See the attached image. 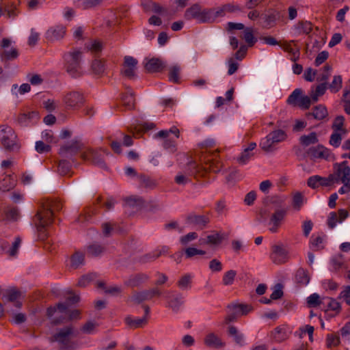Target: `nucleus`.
Returning a JSON list of instances; mask_svg holds the SVG:
<instances>
[{
	"label": "nucleus",
	"mask_w": 350,
	"mask_h": 350,
	"mask_svg": "<svg viewBox=\"0 0 350 350\" xmlns=\"http://www.w3.org/2000/svg\"><path fill=\"white\" fill-rule=\"evenodd\" d=\"M62 208L60 202L55 200L48 202L46 208L40 210L34 215L32 221L39 234V239L44 240L47 237L46 228L53 223V211H59Z\"/></svg>",
	"instance_id": "obj_1"
},
{
	"label": "nucleus",
	"mask_w": 350,
	"mask_h": 350,
	"mask_svg": "<svg viewBox=\"0 0 350 350\" xmlns=\"http://www.w3.org/2000/svg\"><path fill=\"white\" fill-rule=\"evenodd\" d=\"M206 173V167L199 165L196 161H190L183 171L178 172L174 177V182L178 185H185L191 182V176L198 179L204 176Z\"/></svg>",
	"instance_id": "obj_2"
},
{
	"label": "nucleus",
	"mask_w": 350,
	"mask_h": 350,
	"mask_svg": "<svg viewBox=\"0 0 350 350\" xmlns=\"http://www.w3.org/2000/svg\"><path fill=\"white\" fill-rule=\"evenodd\" d=\"M219 15V12L212 9H202L199 4H193L187 8L184 17L187 21L195 19L198 23H213Z\"/></svg>",
	"instance_id": "obj_3"
},
{
	"label": "nucleus",
	"mask_w": 350,
	"mask_h": 350,
	"mask_svg": "<svg viewBox=\"0 0 350 350\" xmlns=\"http://www.w3.org/2000/svg\"><path fill=\"white\" fill-rule=\"evenodd\" d=\"M288 135L285 130L276 129L261 139L259 146L265 152H272L277 149L278 144L286 141Z\"/></svg>",
	"instance_id": "obj_4"
},
{
	"label": "nucleus",
	"mask_w": 350,
	"mask_h": 350,
	"mask_svg": "<svg viewBox=\"0 0 350 350\" xmlns=\"http://www.w3.org/2000/svg\"><path fill=\"white\" fill-rule=\"evenodd\" d=\"M81 56V53L76 50L64 55L66 70L72 77L77 78L82 75L83 72L80 65Z\"/></svg>",
	"instance_id": "obj_5"
},
{
	"label": "nucleus",
	"mask_w": 350,
	"mask_h": 350,
	"mask_svg": "<svg viewBox=\"0 0 350 350\" xmlns=\"http://www.w3.org/2000/svg\"><path fill=\"white\" fill-rule=\"evenodd\" d=\"M286 103L291 106L306 110L310 108L311 99L309 96L304 94V91L301 88H297L288 96Z\"/></svg>",
	"instance_id": "obj_6"
},
{
	"label": "nucleus",
	"mask_w": 350,
	"mask_h": 350,
	"mask_svg": "<svg viewBox=\"0 0 350 350\" xmlns=\"http://www.w3.org/2000/svg\"><path fill=\"white\" fill-rule=\"evenodd\" d=\"M286 103L291 106L306 110L310 108L311 99L309 96L304 94V91L301 88H297L288 96Z\"/></svg>",
	"instance_id": "obj_7"
},
{
	"label": "nucleus",
	"mask_w": 350,
	"mask_h": 350,
	"mask_svg": "<svg viewBox=\"0 0 350 350\" xmlns=\"http://www.w3.org/2000/svg\"><path fill=\"white\" fill-rule=\"evenodd\" d=\"M16 137L14 131L10 126H0V140L5 149L14 150L18 148Z\"/></svg>",
	"instance_id": "obj_8"
},
{
	"label": "nucleus",
	"mask_w": 350,
	"mask_h": 350,
	"mask_svg": "<svg viewBox=\"0 0 350 350\" xmlns=\"http://www.w3.org/2000/svg\"><path fill=\"white\" fill-rule=\"evenodd\" d=\"M39 119L38 111L23 110L14 118V122L20 127H27L35 124Z\"/></svg>",
	"instance_id": "obj_9"
},
{
	"label": "nucleus",
	"mask_w": 350,
	"mask_h": 350,
	"mask_svg": "<svg viewBox=\"0 0 350 350\" xmlns=\"http://www.w3.org/2000/svg\"><path fill=\"white\" fill-rule=\"evenodd\" d=\"M12 41L9 38H3L0 43V57L2 62L16 59L18 56L16 48L11 46Z\"/></svg>",
	"instance_id": "obj_10"
},
{
	"label": "nucleus",
	"mask_w": 350,
	"mask_h": 350,
	"mask_svg": "<svg viewBox=\"0 0 350 350\" xmlns=\"http://www.w3.org/2000/svg\"><path fill=\"white\" fill-rule=\"evenodd\" d=\"M104 151L88 149L81 154V158L85 161H90L98 167L107 169V165L103 159Z\"/></svg>",
	"instance_id": "obj_11"
},
{
	"label": "nucleus",
	"mask_w": 350,
	"mask_h": 350,
	"mask_svg": "<svg viewBox=\"0 0 350 350\" xmlns=\"http://www.w3.org/2000/svg\"><path fill=\"white\" fill-rule=\"evenodd\" d=\"M287 208H277L271 215L268 222L269 230L271 233H276L281 226L287 213Z\"/></svg>",
	"instance_id": "obj_12"
},
{
	"label": "nucleus",
	"mask_w": 350,
	"mask_h": 350,
	"mask_svg": "<svg viewBox=\"0 0 350 350\" xmlns=\"http://www.w3.org/2000/svg\"><path fill=\"white\" fill-rule=\"evenodd\" d=\"M64 102L68 107L75 109L83 106L85 98L82 92L72 91L65 95Z\"/></svg>",
	"instance_id": "obj_13"
},
{
	"label": "nucleus",
	"mask_w": 350,
	"mask_h": 350,
	"mask_svg": "<svg viewBox=\"0 0 350 350\" xmlns=\"http://www.w3.org/2000/svg\"><path fill=\"white\" fill-rule=\"evenodd\" d=\"M304 78L306 81L312 82L316 79L317 81H324L328 78V66L325 65L323 70H317L312 68H308L304 73Z\"/></svg>",
	"instance_id": "obj_14"
},
{
	"label": "nucleus",
	"mask_w": 350,
	"mask_h": 350,
	"mask_svg": "<svg viewBox=\"0 0 350 350\" xmlns=\"http://www.w3.org/2000/svg\"><path fill=\"white\" fill-rule=\"evenodd\" d=\"M270 258L275 264L285 263L288 259V252L282 245H274L271 247Z\"/></svg>",
	"instance_id": "obj_15"
},
{
	"label": "nucleus",
	"mask_w": 350,
	"mask_h": 350,
	"mask_svg": "<svg viewBox=\"0 0 350 350\" xmlns=\"http://www.w3.org/2000/svg\"><path fill=\"white\" fill-rule=\"evenodd\" d=\"M161 291L158 288L135 292L131 297V300L135 304H140L144 301L150 300L155 296H160Z\"/></svg>",
	"instance_id": "obj_16"
},
{
	"label": "nucleus",
	"mask_w": 350,
	"mask_h": 350,
	"mask_svg": "<svg viewBox=\"0 0 350 350\" xmlns=\"http://www.w3.org/2000/svg\"><path fill=\"white\" fill-rule=\"evenodd\" d=\"M137 63V60L133 57L129 55L125 56L121 73L129 79L134 77Z\"/></svg>",
	"instance_id": "obj_17"
},
{
	"label": "nucleus",
	"mask_w": 350,
	"mask_h": 350,
	"mask_svg": "<svg viewBox=\"0 0 350 350\" xmlns=\"http://www.w3.org/2000/svg\"><path fill=\"white\" fill-rule=\"evenodd\" d=\"M150 279V276L145 273H137L131 275L126 280L124 285L131 288L139 287L146 283Z\"/></svg>",
	"instance_id": "obj_18"
},
{
	"label": "nucleus",
	"mask_w": 350,
	"mask_h": 350,
	"mask_svg": "<svg viewBox=\"0 0 350 350\" xmlns=\"http://www.w3.org/2000/svg\"><path fill=\"white\" fill-rule=\"evenodd\" d=\"M82 144L78 140H72L68 144L62 146L59 153L62 157H69L75 155L81 148Z\"/></svg>",
	"instance_id": "obj_19"
},
{
	"label": "nucleus",
	"mask_w": 350,
	"mask_h": 350,
	"mask_svg": "<svg viewBox=\"0 0 350 350\" xmlns=\"http://www.w3.org/2000/svg\"><path fill=\"white\" fill-rule=\"evenodd\" d=\"M186 220L187 224L196 226L200 229H203L210 222V217L208 214H190L187 217Z\"/></svg>",
	"instance_id": "obj_20"
},
{
	"label": "nucleus",
	"mask_w": 350,
	"mask_h": 350,
	"mask_svg": "<svg viewBox=\"0 0 350 350\" xmlns=\"http://www.w3.org/2000/svg\"><path fill=\"white\" fill-rule=\"evenodd\" d=\"M65 34L66 27L62 25H57L46 31L45 37L49 41H55L64 38Z\"/></svg>",
	"instance_id": "obj_21"
},
{
	"label": "nucleus",
	"mask_w": 350,
	"mask_h": 350,
	"mask_svg": "<svg viewBox=\"0 0 350 350\" xmlns=\"http://www.w3.org/2000/svg\"><path fill=\"white\" fill-rule=\"evenodd\" d=\"M290 334L291 331L286 326L282 325L275 327L271 332V336L275 342L280 343L288 339Z\"/></svg>",
	"instance_id": "obj_22"
},
{
	"label": "nucleus",
	"mask_w": 350,
	"mask_h": 350,
	"mask_svg": "<svg viewBox=\"0 0 350 350\" xmlns=\"http://www.w3.org/2000/svg\"><path fill=\"white\" fill-rule=\"evenodd\" d=\"M336 176L340 178L342 182L350 180V167L347 165V161L334 165Z\"/></svg>",
	"instance_id": "obj_23"
},
{
	"label": "nucleus",
	"mask_w": 350,
	"mask_h": 350,
	"mask_svg": "<svg viewBox=\"0 0 350 350\" xmlns=\"http://www.w3.org/2000/svg\"><path fill=\"white\" fill-rule=\"evenodd\" d=\"M320 83L316 87H312L310 92V98L311 103L317 102L319 97L323 95L327 90V80L324 81H319Z\"/></svg>",
	"instance_id": "obj_24"
},
{
	"label": "nucleus",
	"mask_w": 350,
	"mask_h": 350,
	"mask_svg": "<svg viewBox=\"0 0 350 350\" xmlns=\"http://www.w3.org/2000/svg\"><path fill=\"white\" fill-rule=\"evenodd\" d=\"M73 333V329L71 326H68L61 329L54 336V340L62 345H68V337Z\"/></svg>",
	"instance_id": "obj_25"
},
{
	"label": "nucleus",
	"mask_w": 350,
	"mask_h": 350,
	"mask_svg": "<svg viewBox=\"0 0 350 350\" xmlns=\"http://www.w3.org/2000/svg\"><path fill=\"white\" fill-rule=\"evenodd\" d=\"M349 213L347 210L340 209L338 213H329V228H334L338 223H342L347 217Z\"/></svg>",
	"instance_id": "obj_26"
},
{
	"label": "nucleus",
	"mask_w": 350,
	"mask_h": 350,
	"mask_svg": "<svg viewBox=\"0 0 350 350\" xmlns=\"http://www.w3.org/2000/svg\"><path fill=\"white\" fill-rule=\"evenodd\" d=\"M282 17V14L280 11L277 10H270L264 16L265 23L269 27H273L276 22L280 20Z\"/></svg>",
	"instance_id": "obj_27"
},
{
	"label": "nucleus",
	"mask_w": 350,
	"mask_h": 350,
	"mask_svg": "<svg viewBox=\"0 0 350 350\" xmlns=\"http://www.w3.org/2000/svg\"><path fill=\"white\" fill-rule=\"evenodd\" d=\"M165 66V64L159 58H151L145 64V68L148 72H160Z\"/></svg>",
	"instance_id": "obj_28"
},
{
	"label": "nucleus",
	"mask_w": 350,
	"mask_h": 350,
	"mask_svg": "<svg viewBox=\"0 0 350 350\" xmlns=\"http://www.w3.org/2000/svg\"><path fill=\"white\" fill-rule=\"evenodd\" d=\"M307 185L312 189H317L320 187H327L328 178L322 177L319 175L312 176L308 178Z\"/></svg>",
	"instance_id": "obj_29"
},
{
	"label": "nucleus",
	"mask_w": 350,
	"mask_h": 350,
	"mask_svg": "<svg viewBox=\"0 0 350 350\" xmlns=\"http://www.w3.org/2000/svg\"><path fill=\"white\" fill-rule=\"evenodd\" d=\"M19 3L18 0H15L13 1L9 2L8 4L3 6V12L4 15L10 18H16L19 11L18 10V5Z\"/></svg>",
	"instance_id": "obj_30"
},
{
	"label": "nucleus",
	"mask_w": 350,
	"mask_h": 350,
	"mask_svg": "<svg viewBox=\"0 0 350 350\" xmlns=\"http://www.w3.org/2000/svg\"><path fill=\"white\" fill-rule=\"evenodd\" d=\"M105 251V247L101 244L94 243L87 246L86 253L90 257H98Z\"/></svg>",
	"instance_id": "obj_31"
},
{
	"label": "nucleus",
	"mask_w": 350,
	"mask_h": 350,
	"mask_svg": "<svg viewBox=\"0 0 350 350\" xmlns=\"http://www.w3.org/2000/svg\"><path fill=\"white\" fill-rule=\"evenodd\" d=\"M228 334L233 337L234 342L239 347H243L245 345L244 334L241 333L235 326H229Z\"/></svg>",
	"instance_id": "obj_32"
},
{
	"label": "nucleus",
	"mask_w": 350,
	"mask_h": 350,
	"mask_svg": "<svg viewBox=\"0 0 350 350\" xmlns=\"http://www.w3.org/2000/svg\"><path fill=\"white\" fill-rule=\"evenodd\" d=\"M126 324L131 329H137L144 327L148 320L146 317L142 318L133 319L131 317L128 316L125 318Z\"/></svg>",
	"instance_id": "obj_33"
},
{
	"label": "nucleus",
	"mask_w": 350,
	"mask_h": 350,
	"mask_svg": "<svg viewBox=\"0 0 350 350\" xmlns=\"http://www.w3.org/2000/svg\"><path fill=\"white\" fill-rule=\"evenodd\" d=\"M204 344L209 347L220 348L224 346V343L214 333H210L204 338Z\"/></svg>",
	"instance_id": "obj_34"
},
{
	"label": "nucleus",
	"mask_w": 350,
	"mask_h": 350,
	"mask_svg": "<svg viewBox=\"0 0 350 350\" xmlns=\"http://www.w3.org/2000/svg\"><path fill=\"white\" fill-rule=\"evenodd\" d=\"M325 150L326 148L323 146L312 147L308 150L307 154L312 160L323 158L327 159V156L325 154Z\"/></svg>",
	"instance_id": "obj_35"
},
{
	"label": "nucleus",
	"mask_w": 350,
	"mask_h": 350,
	"mask_svg": "<svg viewBox=\"0 0 350 350\" xmlns=\"http://www.w3.org/2000/svg\"><path fill=\"white\" fill-rule=\"evenodd\" d=\"M85 263V255L81 252H75L70 257V268L77 269Z\"/></svg>",
	"instance_id": "obj_36"
},
{
	"label": "nucleus",
	"mask_w": 350,
	"mask_h": 350,
	"mask_svg": "<svg viewBox=\"0 0 350 350\" xmlns=\"http://www.w3.org/2000/svg\"><path fill=\"white\" fill-rule=\"evenodd\" d=\"M122 102L126 109L131 110L134 108L135 97L131 89L129 88L128 91L123 94Z\"/></svg>",
	"instance_id": "obj_37"
},
{
	"label": "nucleus",
	"mask_w": 350,
	"mask_h": 350,
	"mask_svg": "<svg viewBox=\"0 0 350 350\" xmlns=\"http://www.w3.org/2000/svg\"><path fill=\"white\" fill-rule=\"evenodd\" d=\"M184 304V297L180 293L176 294L173 299L169 301L167 306L173 312H178Z\"/></svg>",
	"instance_id": "obj_38"
},
{
	"label": "nucleus",
	"mask_w": 350,
	"mask_h": 350,
	"mask_svg": "<svg viewBox=\"0 0 350 350\" xmlns=\"http://www.w3.org/2000/svg\"><path fill=\"white\" fill-rule=\"evenodd\" d=\"M332 269L335 272H338L342 269H345L344 256L342 254H339L332 257L331 260Z\"/></svg>",
	"instance_id": "obj_39"
},
{
	"label": "nucleus",
	"mask_w": 350,
	"mask_h": 350,
	"mask_svg": "<svg viewBox=\"0 0 350 350\" xmlns=\"http://www.w3.org/2000/svg\"><path fill=\"white\" fill-rule=\"evenodd\" d=\"M295 280L301 286H306L310 282V277L306 270L299 268L295 274Z\"/></svg>",
	"instance_id": "obj_40"
},
{
	"label": "nucleus",
	"mask_w": 350,
	"mask_h": 350,
	"mask_svg": "<svg viewBox=\"0 0 350 350\" xmlns=\"http://www.w3.org/2000/svg\"><path fill=\"white\" fill-rule=\"evenodd\" d=\"M5 219L16 221L20 218L19 210L17 207L8 206L4 210Z\"/></svg>",
	"instance_id": "obj_41"
},
{
	"label": "nucleus",
	"mask_w": 350,
	"mask_h": 350,
	"mask_svg": "<svg viewBox=\"0 0 350 350\" xmlns=\"http://www.w3.org/2000/svg\"><path fill=\"white\" fill-rule=\"evenodd\" d=\"M310 248L313 250H320L325 247V243L321 234H312L310 240Z\"/></svg>",
	"instance_id": "obj_42"
},
{
	"label": "nucleus",
	"mask_w": 350,
	"mask_h": 350,
	"mask_svg": "<svg viewBox=\"0 0 350 350\" xmlns=\"http://www.w3.org/2000/svg\"><path fill=\"white\" fill-rule=\"evenodd\" d=\"M137 178L141 187L148 189H153L156 187V181L148 176L140 174L137 176Z\"/></svg>",
	"instance_id": "obj_43"
},
{
	"label": "nucleus",
	"mask_w": 350,
	"mask_h": 350,
	"mask_svg": "<svg viewBox=\"0 0 350 350\" xmlns=\"http://www.w3.org/2000/svg\"><path fill=\"white\" fill-rule=\"evenodd\" d=\"M15 185V179L12 176H6L3 179L0 180V189L2 191H8L12 189Z\"/></svg>",
	"instance_id": "obj_44"
},
{
	"label": "nucleus",
	"mask_w": 350,
	"mask_h": 350,
	"mask_svg": "<svg viewBox=\"0 0 350 350\" xmlns=\"http://www.w3.org/2000/svg\"><path fill=\"white\" fill-rule=\"evenodd\" d=\"M242 38L245 40L249 46H252L256 42L257 39L254 36L253 29L246 27L244 29Z\"/></svg>",
	"instance_id": "obj_45"
},
{
	"label": "nucleus",
	"mask_w": 350,
	"mask_h": 350,
	"mask_svg": "<svg viewBox=\"0 0 350 350\" xmlns=\"http://www.w3.org/2000/svg\"><path fill=\"white\" fill-rule=\"evenodd\" d=\"M342 85V79L340 75H335L331 83H329V92L333 93L338 92Z\"/></svg>",
	"instance_id": "obj_46"
},
{
	"label": "nucleus",
	"mask_w": 350,
	"mask_h": 350,
	"mask_svg": "<svg viewBox=\"0 0 350 350\" xmlns=\"http://www.w3.org/2000/svg\"><path fill=\"white\" fill-rule=\"evenodd\" d=\"M191 278L192 276L190 274L184 275L178 281V286L183 291L191 288Z\"/></svg>",
	"instance_id": "obj_47"
},
{
	"label": "nucleus",
	"mask_w": 350,
	"mask_h": 350,
	"mask_svg": "<svg viewBox=\"0 0 350 350\" xmlns=\"http://www.w3.org/2000/svg\"><path fill=\"white\" fill-rule=\"evenodd\" d=\"M228 308L232 310H237L239 314H247L252 310V307L247 304H230Z\"/></svg>",
	"instance_id": "obj_48"
},
{
	"label": "nucleus",
	"mask_w": 350,
	"mask_h": 350,
	"mask_svg": "<svg viewBox=\"0 0 350 350\" xmlns=\"http://www.w3.org/2000/svg\"><path fill=\"white\" fill-rule=\"evenodd\" d=\"M296 29L299 34H309L312 29V25L308 21L299 22L296 26Z\"/></svg>",
	"instance_id": "obj_49"
},
{
	"label": "nucleus",
	"mask_w": 350,
	"mask_h": 350,
	"mask_svg": "<svg viewBox=\"0 0 350 350\" xmlns=\"http://www.w3.org/2000/svg\"><path fill=\"white\" fill-rule=\"evenodd\" d=\"M327 111L325 107L321 105L316 106L313 109L312 115L317 120H322L326 117Z\"/></svg>",
	"instance_id": "obj_50"
},
{
	"label": "nucleus",
	"mask_w": 350,
	"mask_h": 350,
	"mask_svg": "<svg viewBox=\"0 0 350 350\" xmlns=\"http://www.w3.org/2000/svg\"><path fill=\"white\" fill-rule=\"evenodd\" d=\"M300 143L305 146H308L310 144H314L317 142L318 139L317 137V135L315 133H311L308 135H303L299 139Z\"/></svg>",
	"instance_id": "obj_51"
},
{
	"label": "nucleus",
	"mask_w": 350,
	"mask_h": 350,
	"mask_svg": "<svg viewBox=\"0 0 350 350\" xmlns=\"http://www.w3.org/2000/svg\"><path fill=\"white\" fill-rule=\"evenodd\" d=\"M254 156V152H251L244 148L240 155L237 157V161L241 165L247 163L252 157Z\"/></svg>",
	"instance_id": "obj_52"
},
{
	"label": "nucleus",
	"mask_w": 350,
	"mask_h": 350,
	"mask_svg": "<svg viewBox=\"0 0 350 350\" xmlns=\"http://www.w3.org/2000/svg\"><path fill=\"white\" fill-rule=\"evenodd\" d=\"M163 139H164L162 144L163 148L170 153L176 152L177 150L176 142L174 139L169 137Z\"/></svg>",
	"instance_id": "obj_53"
},
{
	"label": "nucleus",
	"mask_w": 350,
	"mask_h": 350,
	"mask_svg": "<svg viewBox=\"0 0 350 350\" xmlns=\"http://www.w3.org/2000/svg\"><path fill=\"white\" fill-rule=\"evenodd\" d=\"M345 118L342 116H337L332 124V129L334 131H340L343 134L346 133V130L343 128Z\"/></svg>",
	"instance_id": "obj_54"
},
{
	"label": "nucleus",
	"mask_w": 350,
	"mask_h": 350,
	"mask_svg": "<svg viewBox=\"0 0 350 350\" xmlns=\"http://www.w3.org/2000/svg\"><path fill=\"white\" fill-rule=\"evenodd\" d=\"M92 70L96 75H102L105 70V63L101 60L95 59L92 63Z\"/></svg>",
	"instance_id": "obj_55"
},
{
	"label": "nucleus",
	"mask_w": 350,
	"mask_h": 350,
	"mask_svg": "<svg viewBox=\"0 0 350 350\" xmlns=\"http://www.w3.org/2000/svg\"><path fill=\"white\" fill-rule=\"evenodd\" d=\"M170 133L174 134L176 138L179 137L180 131L176 126H173L169 130H161L159 131L156 135L160 138H167L169 137Z\"/></svg>",
	"instance_id": "obj_56"
},
{
	"label": "nucleus",
	"mask_w": 350,
	"mask_h": 350,
	"mask_svg": "<svg viewBox=\"0 0 350 350\" xmlns=\"http://www.w3.org/2000/svg\"><path fill=\"white\" fill-rule=\"evenodd\" d=\"M304 204V196L300 192L295 193L293 196L292 206L297 210L299 211Z\"/></svg>",
	"instance_id": "obj_57"
},
{
	"label": "nucleus",
	"mask_w": 350,
	"mask_h": 350,
	"mask_svg": "<svg viewBox=\"0 0 350 350\" xmlns=\"http://www.w3.org/2000/svg\"><path fill=\"white\" fill-rule=\"evenodd\" d=\"M71 169V165L66 160H62L59 162L57 166V172L61 176H64L68 174Z\"/></svg>",
	"instance_id": "obj_58"
},
{
	"label": "nucleus",
	"mask_w": 350,
	"mask_h": 350,
	"mask_svg": "<svg viewBox=\"0 0 350 350\" xmlns=\"http://www.w3.org/2000/svg\"><path fill=\"white\" fill-rule=\"evenodd\" d=\"M237 275L234 270H230L226 272L223 276L222 282L225 286L232 285Z\"/></svg>",
	"instance_id": "obj_59"
},
{
	"label": "nucleus",
	"mask_w": 350,
	"mask_h": 350,
	"mask_svg": "<svg viewBox=\"0 0 350 350\" xmlns=\"http://www.w3.org/2000/svg\"><path fill=\"white\" fill-rule=\"evenodd\" d=\"M126 204L131 207L139 208L144 205V200L141 197L131 196L126 199Z\"/></svg>",
	"instance_id": "obj_60"
},
{
	"label": "nucleus",
	"mask_w": 350,
	"mask_h": 350,
	"mask_svg": "<svg viewBox=\"0 0 350 350\" xmlns=\"http://www.w3.org/2000/svg\"><path fill=\"white\" fill-rule=\"evenodd\" d=\"M180 67L177 65L173 66L170 69L169 79L170 81L178 83L179 82Z\"/></svg>",
	"instance_id": "obj_61"
},
{
	"label": "nucleus",
	"mask_w": 350,
	"mask_h": 350,
	"mask_svg": "<svg viewBox=\"0 0 350 350\" xmlns=\"http://www.w3.org/2000/svg\"><path fill=\"white\" fill-rule=\"evenodd\" d=\"M158 258V255H156L154 250L148 254L141 256L138 258V262L141 264H146L151 262Z\"/></svg>",
	"instance_id": "obj_62"
},
{
	"label": "nucleus",
	"mask_w": 350,
	"mask_h": 350,
	"mask_svg": "<svg viewBox=\"0 0 350 350\" xmlns=\"http://www.w3.org/2000/svg\"><path fill=\"white\" fill-rule=\"evenodd\" d=\"M342 102L345 111L350 115V90H344Z\"/></svg>",
	"instance_id": "obj_63"
},
{
	"label": "nucleus",
	"mask_w": 350,
	"mask_h": 350,
	"mask_svg": "<svg viewBox=\"0 0 350 350\" xmlns=\"http://www.w3.org/2000/svg\"><path fill=\"white\" fill-rule=\"evenodd\" d=\"M321 304V297L319 294L313 293L307 298V304L310 308L317 307Z\"/></svg>",
	"instance_id": "obj_64"
}]
</instances>
